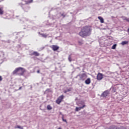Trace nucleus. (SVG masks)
<instances>
[{"label": "nucleus", "instance_id": "34", "mask_svg": "<svg viewBox=\"0 0 129 129\" xmlns=\"http://www.w3.org/2000/svg\"><path fill=\"white\" fill-rule=\"evenodd\" d=\"M2 2V1H0V2Z\"/></svg>", "mask_w": 129, "mask_h": 129}, {"label": "nucleus", "instance_id": "18", "mask_svg": "<svg viewBox=\"0 0 129 129\" xmlns=\"http://www.w3.org/2000/svg\"><path fill=\"white\" fill-rule=\"evenodd\" d=\"M70 91H71V88L67 89V90L64 91V93H67V92H70Z\"/></svg>", "mask_w": 129, "mask_h": 129}, {"label": "nucleus", "instance_id": "12", "mask_svg": "<svg viewBox=\"0 0 129 129\" xmlns=\"http://www.w3.org/2000/svg\"><path fill=\"white\" fill-rule=\"evenodd\" d=\"M31 55H33L37 57L38 56H40V53H39V52L37 51H34L31 53Z\"/></svg>", "mask_w": 129, "mask_h": 129}, {"label": "nucleus", "instance_id": "30", "mask_svg": "<svg viewBox=\"0 0 129 129\" xmlns=\"http://www.w3.org/2000/svg\"><path fill=\"white\" fill-rule=\"evenodd\" d=\"M3 80V78H2V76H0V81H2Z\"/></svg>", "mask_w": 129, "mask_h": 129}, {"label": "nucleus", "instance_id": "20", "mask_svg": "<svg viewBox=\"0 0 129 129\" xmlns=\"http://www.w3.org/2000/svg\"><path fill=\"white\" fill-rule=\"evenodd\" d=\"M47 109H48V110H51V109H52V107L50 105H48L47 106Z\"/></svg>", "mask_w": 129, "mask_h": 129}, {"label": "nucleus", "instance_id": "9", "mask_svg": "<svg viewBox=\"0 0 129 129\" xmlns=\"http://www.w3.org/2000/svg\"><path fill=\"white\" fill-rule=\"evenodd\" d=\"M21 22L22 24H24V23H27V22H29V19L28 18H23L21 20Z\"/></svg>", "mask_w": 129, "mask_h": 129}, {"label": "nucleus", "instance_id": "32", "mask_svg": "<svg viewBox=\"0 0 129 129\" xmlns=\"http://www.w3.org/2000/svg\"><path fill=\"white\" fill-rule=\"evenodd\" d=\"M37 73H40V71H37Z\"/></svg>", "mask_w": 129, "mask_h": 129}, {"label": "nucleus", "instance_id": "21", "mask_svg": "<svg viewBox=\"0 0 129 129\" xmlns=\"http://www.w3.org/2000/svg\"><path fill=\"white\" fill-rule=\"evenodd\" d=\"M78 43L79 45H82V44H83V40H79Z\"/></svg>", "mask_w": 129, "mask_h": 129}, {"label": "nucleus", "instance_id": "33", "mask_svg": "<svg viewBox=\"0 0 129 129\" xmlns=\"http://www.w3.org/2000/svg\"><path fill=\"white\" fill-rule=\"evenodd\" d=\"M22 89V87H20L19 90Z\"/></svg>", "mask_w": 129, "mask_h": 129}, {"label": "nucleus", "instance_id": "31", "mask_svg": "<svg viewBox=\"0 0 129 129\" xmlns=\"http://www.w3.org/2000/svg\"><path fill=\"white\" fill-rule=\"evenodd\" d=\"M49 90H50V89H47V90H46V92L49 91Z\"/></svg>", "mask_w": 129, "mask_h": 129}, {"label": "nucleus", "instance_id": "16", "mask_svg": "<svg viewBox=\"0 0 129 129\" xmlns=\"http://www.w3.org/2000/svg\"><path fill=\"white\" fill-rule=\"evenodd\" d=\"M127 44H128V41H123L121 43V45L122 46H124V45H126Z\"/></svg>", "mask_w": 129, "mask_h": 129}, {"label": "nucleus", "instance_id": "4", "mask_svg": "<svg viewBox=\"0 0 129 129\" xmlns=\"http://www.w3.org/2000/svg\"><path fill=\"white\" fill-rule=\"evenodd\" d=\"M63 98L64 96L63 95L59 96L56 101V103H57V104H60V103L62 102V100H63Z\"/></svg>", "mask_w": 129, "mask_h": 129}, {"label": "nucleus", "instance_id": "5", "mask_svg": "<svg viewBox=\"0 0 129 129\" xmlns=\"http://www.w3.org/2000/svg\"><path fill=\"white\" fill-rule=\"evenodd\" d=\"M108 94H109V91L106 90L101 94V96L104 98H105L107 95H108Z\"/></svg>", "mask_w": 129, "mask_h": 129}, {"label": "nucleus", "instance_id": "8", "mask_svg": "<svg viewBox=\"0 0 129 129\" xmlns=\"http://www.w3.org/2000/svg\"><path fill=\"white\" fill-rule=\"evenodd\" d=\"M4 6L3 5H0V15L1 16H3V15H4Z\"/></svg>", "mask_w": 129, "mask_h": 129}, {"label": "nucleus", "instance_id": "26", "mask_svg": "<svg viewBox=\"0 0 129 129\" xmlns=\"http://www.w3.org/2000/svg\"><path fill=\"white\" fill-rule=\"evenodd\" d=\"M61 118L62 119V121H64V122H67V120L66 119H64V117L63 116H62L61 117Z\"/></svg>", "mask_w": 129, "mask_h": 129}, {"label": "nucleus", "instance_id": "10", "mask_svg": "<svg viewBox=\"0 0 129 129\" xmlns=\"http://www.w3.org/2000/svg\"><path fill=\"white\" fill-rule=\"evenodd\" d=\"M103 78L102 74L99 73L97 76V80H101Z\"/></svg>", "mask_w": 129, "mask_h": 129}, {"label": "nucleus", "instance_id": "29", "mask_svg": "<svg viewBox=\"0 0 129 129\" xmlns=\"http://www.w3.org/2000/svg\"><path fill=\"white\" fill-rule=\"evenodd\" d=\"M126 22H128L129 23V18H126Z\"/></svg>", "mask_w": 129, "mask_h": 129}, {"label": "nucleus", "instance_id": "22", "mask_svg": "<svg viewBox=\"0 0 129 129\" xmlns=\"http://www.w3.org/2000/svg\"><path fill=\"white\" fill-rule=\"evenodd\" d=\"M116 48V44H114L111 47V49L114 50Z\"/></svg>", "mask_w": 129, "mask_h": 129}, {"label": "nucleus", "instance_id": "6", "mask_svg": "<svg viewBox=\"0 0 129 129\" xmlns=\"http://www.w3.org/2000/svg\"><path fill=\"white\" fill-rule=\"evenodd\" d=\"M80 80H85L87 78V76L85 74H82L79 75Z\"/></svg>", "mask_w": 129, "mask_h": 129}, {"label": "nucleus", "instance_id": "1", "mask_svg": "<svg viewBox=\"0 0 129 129\" xmlns=\"http://www.w3.org/2000/svg\"><path fill=\"white\" fill-rule=\"evenodd\" d=\"M79 35L82 38L87 37L91 35V27L90 26H86L84 27L79 33Z\"/></svg>", "mask_w": 129, "mask_h": 129}, {"label": "nucleus", "instance_id": "23", "mask_svg": "<svg viewBox=\"0 0 129 129\" xmlns=\"http://www.w3.org/2000/svg\"><path fill=\"white\" fill-rule=\"evenodd\" d=\"M20 128V129H24V128L20 125H17L16 127V128Z\"/></svg>", "mask_w": 129, "mask_h": 129}, {"label": "nucleus", "instance_id": "17", "mask_svg": "<svg viewBox=\"0 0 129 129\" xmlns=\"http://www.w3.org/2000/svg\"><path fill=\"white\" fill-rule=\"evenodd\" d=\"M109 129H118V127L114 125L111 126Z\"/></svg>", "mask_w": 129, "mask_h": 129}, {"label": "nucleus", "instance_id": "13", "mask_svg": "<svg viewBox=\"0 0 129 129\" xmlns=\"http://www.w3.org/2000/svg\"><path fill=\"white\" fill-rule=\"evenodd\" d=\"M91 82V80H90V78H88L85 82V83H86V84H90Z\"/></svg>", "mask_w": 129, "mask_h": 129}, {"label": "nucleus", "instance_id": "24", "mask_svg": "<svg viewBox=\"0 0 129 129\" xmlns=\"http://www.w3.org/2000/svg\"><path fill=\"white\" fill-rule=\"evenodd\" d=\"M118 129H126V128H125V127H123L122 126H121L120 127H118Z\"/></svg>", "mask_w": 129, "mask_h": 129}, {"label": "nucleus", "instance_id": "3", "mask_svg": "<svg viewBox=\"0 0 129 129\" xmlns=\"http://www.w3.org/2000/svg\"><path fill=\"white\" fill-rule=\"evenodd\" d=\"M25 4H24L23 3L20 4L22 9H24L25 12H28L29 10H30V8L28 7L26 5H28V4H31V3H33V0H28L25 1Z\"/></svg>", "mask_w": 129, "mask_h": 129}, {"label": "nucleus", "instance_id": "25", "mask_svg": "<svg viewBox=\"0 0 129 129\" xmlns=\"http://www.w3.org/2000/svg\"><path fill=\"white\" fill-rule=\"evenodd\" d=\"M68 59L70 62H71L72 61V59L71 58V55H69Z\"/></svg>", "mask_w": 129, "mask_h": 129}, {"label": "nucleus", "instance_id": "2", "mask_svg": "<svg viewBox=\"0 0 129 129\" xmlns=\"http://www.w3.org/2000/svg\"><path fill=\"white\" fill-rule=\"evenodd\" d=\"M26 72V70L23 68H17L13 72V74H17V75H19V76H23L24 74Z\"/></svg>", "mask_w": 129, "mask_h": 129}, {"label": "nucleus", "instance_id": "27", "mask_svg": "<svg viewBox=\"0 0 129 129\" xmlns=\"http://www.w3.org/2000/svg\"><path fill=\"white\" fill-rule=\"evenodd\" d=\"M61 17H62L63 18H65V17H66V15H65L64 13H62L61 14Z\"/></svg>", "mask_w": 129, "mask_h": 129}, {"label": "nucleus", "instance_id": "14", "mask_svg": "<svg viewBox=\"0 0 129 129\" xmlns=\"http://www.w3.org/2000/svg\"><path fill=\"white\" fill-rule=\"evenodd\" d=\"M98 19H99V20H100V23H101L102 24L104 23V20L103 19V18L102 17L99 16L98 17Z\"/></svg>", "mask_w": 129, "mask_h": 129}, {"label": "nucleus", "instance_id": "28", "mask_svg": "<svg viewBox=\"0 0 129 129\" xmlns=\"http://www.w3.org/2000/svg\"><path fill=\"white\" fill-rule=\"evenodd\" d=\"M122 19L125 21L126 20V17L122 16Z\"/></svg>", "mask_w": 129, "mask_h": 129}, {"label": "nucleus", "instance_id": "11", "mask_svg": "<svg viewBox=\"0 0 129 129\" xmlns=\"http://www.w3.org/2000/svg\"><path fill=\"white\" fill-rule=\"evenodd\" d=\"M84 107H85V105L83 104L82 106H80L79 107H76V111H79V110H81L82 108H84Z\"/></svg>", "mask_w": 129, "mask_h": 129}, {"label": "nucleus", "instance_id": "7", "mask_svg": "<svg viewBox=\"0 0 129 129\" xmlns=\"http://www.w3.org/2000/svg\"><path fill=\"white\" fill-rule=\"evenodd\" d=\"M50 48H51L53 51H57V50H59V46L55 45H51Z\"/></svg>", "mask_w": 129, "mask_h": 129}, {"label": "nucleus", "instance_id": "19", "mask_svg": "<svg viewBox=\"0 0 129 129\" xmlns=\"http://www.w3.org/2000/svg\"><path fill=\"white\" fill-rule=\"evenodd\" d=\"M18 36H19V37H20V38H22V37H24V33H19L18 34Z\"/></svg>", "mask_w": 129, "mask_h": 129}, {"label": "nucleus", "instance_id": "15", "mask_svg": "<svg viewBox=\"0 0 129 129\" xmlns=\"http://www.w3.org/2000/svg\"><path fill=\"white\" fill-rule=\"evenodd\" d=\"M39 35H41V36L43 37V38H47V37H48V35H47L46 34L40 33V32H39Z\"/></svg>", "mask_w": 129, "mask_h": 129}]
</instances>
